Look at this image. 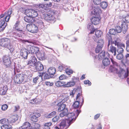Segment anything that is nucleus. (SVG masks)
I'll list each match as a JSON object with an SVG mask.
<instances>
[{
  "label": "nucleus",
  "mask_w": 129,
  "mask_h": 129,
  "mask_svg": "<svg viewBox=\"0 0 129 129\" xmlns=\"http://www.w3.org/2000/svg\"><path fill=\"white\" fill-rule=\"evenodd\" d=\"M18 118V116L17 114L15 115H12L8 119L9 121V124L10 123H12L14 122L17 120Z\"/></svg>",
  "instance_id": "14"
},
{
  "label": "nucleus",
  "mask_w": 129,
  "mask_h": 129,
  "mask_svg": "<svg viewBox=\"0 0 129 129\" xmlns=\"http://www.w3.org/2000/svg\"><path fill=\"white\" fill-rule=\"evenodd\" d=\"M38 28L40 29L43 28L44 27L43 23L41 20H39L37 22Z\"/></svg>",
  "instance_id": "36"
},
{
  "label": "nucleus",
  "mask_w": 129,
  "mask_h": 129,
  "mask_svg": "<svg viewBox=\"0 0 129 129\" xmlns=\"http://www.w3.org/2000/svg\"><path fill=\"white\" fill-rule=\"evenodd\" d=\"M87 27L88 30L91 31L90 32V34H93L95 31L93 30L94 29L93 25L91 23H89L88 24Z\"/></svg>",
  "instance_id": "30"
},
{
  "label": "nucleus",
  "mask_w": 129,
  "mask_h": 129,
  "mask_svg": "<svg viewBox=\"0 0 129 129\" xmlns=\"http://www.w3.org/2000/svg\"><path fill=\"white\" fill-rule=\"evenodd\" d=\"M100 4L101 7L103 9L105 8L108 6L107 3L105 2H101Z\"/></svg>",
  "instance_id": "44"
},
{
  "label": "nucleus",
  "mask_w": 129,
  "mask_h": 129,
  "mask_svg": "<svg viewBox=\"0 0 129 129\" xmlns=\"http://www.w3.org/2000/svg\"><path fill=\"white\" fill-rule=\"evenodd\" d=\"M65 82H61L60 81H57L55 83V85L57 87H60L63 86L64 87Z\"/></svg>",
  "instance_id": "33"
},
{
  "label": "nucleus",
  "mask_w": 129,
  "mask_h": 129,
  "mask_svg": "<svg viewBox=\"0 0 129 129\" xmlns=\"http://www.w3.org/2000/svg\"><path fill=\"white\" fill-rule=\"evenodd\" d=\"M3 61L4 64L7 67L11 68L10 69L15 70V66L14 64L11 63L10 59L8 56H5L3 57Z\"/></svg>",
  "instance_id": "4"
},
{
  "label": "nucleus",
  "mask_w": 129,
  "mask_h": 129,
  "mask_svg": "<svg viewBox=\"0 0 129 129\" xmlns=\"http://www.w3.org/2000/svg\"><path fill=\"white\" fill-rule=\"evenodd\" d=\"M117 47L118 48L117 51L118 53H119L122 54L124 51L123 48H125V47L124 44L120 45L117 46Z\"/></svg>",
  "instance_id": "22"
},
{
  "label": "nucleus",
  "mask_w": 129,
  "mask_h": 129,
  "mask_svg": "<svg viewBox=\"0 0 129 129\" xmlns=\"http://www.w3.org/2000/svg\"><path fill=\"white\" fill-rule=\"evenodd\" d=\"M60 80H62L67 78V77L64 75H62L59 77Z\"/></svg>",
  "instance_id": "64"
},
{
  "label": "nucleus",
  "mask_w": 129,
  "mask_h": 129,
  "mask_svg": "<svg viewBox=\"0 0 129 129\" xmlns=\"http://www.w3.org/2000/svg\"><path fill=\"white\" fill-rule=\"evenodd\" d=\"M103 65L106 66L109 65L110 63L109 59L107 58H105L103 60Z\"/></svg>",
  "instance_id": "27"
},
{
  "label": "nucleus",
  "mask_w": 129,
  "mask_h": 129,
  "mask_svg": "<svg viewBox=\"0 0 129 129\" xmlns=\"http://www.w3.org/2000/svg\"><path fill=\"white\" fill-rule=\"evenodd\" d=\"M68 112L67 109H66L64 111H63L61 112L60 114V117H62L66 116L67 115Z\"/></svg>",
  "instance_id": "51"
},
{
  "label": "nucleus",
  "mask_w": 129,
  "mask_h": 129,
  "mask_svg": "<svg viewBox=\"0 0 129 129\" xmlns=\"http://www.w3.org/2000/svg\"><path fill=\"white\" fill-rule=\"evenodd\" d=\"M79 79L77 77L73 76L71 78V81L68 82L67 84L65 83L64 87H69L74 86L76 83L79 81Z\"/></svg>",
  "instance_id": "6"
},
{
  "label": "nucleus",
  "mask_w": 129,
  "mask_h": 129,
  "mask_svg": "<svg viewBox=\"0 0 129 129\" xmlns=\"http://www.w3.org/2000/svg\"><path fill=\"white\" fill-rule=\"evenodd\" d=\"M19 76L18 74L16 75L14 78V81L17 84L20 83V82L19 80Z\"/></svg>",
  "instance_id": "42"
},
{
  "label": "nucleus",
  "mask_w": 129,
  "mask_h": 129,
  "mask_svg": "<svg viewBox=\"0 0 129 129\" xmlns=\"http://www.w3.org/2000/svg\"><path fill=\"white\" fill-rule=\"evenodd\" d=\"M116 33H120L122 30L121 27L118 25H117L115 27V28Z\"/></svg>",
  "instance_id": "50"
},
{
  "label": "nucleus",
  "mask_w": 129,
  "mask_h": 129,
  "mask_svg": "<svg viewBox=\"0 0 129 129\" xmlns=\"http://www.w3.org/2000/svg\"><path fill=\"white\" fill-rule=\"evenodd\" d=\"M78 89L75 90L74 89L70 93V95L71 97H74V95L75 94H77L78 93Z\"/></svg>",
  "instance_id": "43"
},
{
  "label": "nucleus",
  "mask_w": 129,
  "mask_h": 129,
  "mask_svg": "<svg viewBox=\"0 0 129 129\" xmlns=\"http://www.w3.org/2000/svg\"><path fill=\"white\" fill-rule=\"evenodd\" d=\"M123 57V54L119 53L116 56V58L118 60H122Z\"/></svg>",
  "instance_id": "48"
},
{
  "label": "nucleus",
  "mask_w": 129,
  "mask_h": 129,
  "mask_svg": "<svg viewBox=\"0 0 129 129\" xmlns=\"http://www.w3.org/2000/svg\"><path fill=\"white\" fill-rule=\"evenodd\" d=\"M38 76L41 78L42 79L43 78L44 79H48V74L45 72H43L41 73H38Z\"/></svg>",
  "instance_id": "24"
},
{
  "label": "nucleus",
  "mask_w": 129,
  "mask_h": 129,
  "mask_svg": "<svg viewBox=\"0 0 129 129\" xmlns=\"http://www.w3.org/2000/svg\"><path fill=\"white\" fill-rule=\"evenodd\" d=\"M59 119V117L58 116H56L53 118L52 120L53 122H55L58 121Z\"/></svg>",
  "instance_id": "60"
},
{
  "label": "nucleus",
  "mask_w": 129,
  "mask_h": 129,
  "mask_svg": "<svg viewBox=\"0 0 129 129\" xmlns=\"http://www.w3.org/2000/svg\"><path fill=\"white\" fill-rule=\"evenodd\" d=\"M121 28L122 30V32L123 34H125L127 29V24L124 20H122L121 23Z\"/></svg>",
  "instance_id": "13"
},
{
  "label": "nucleus",
  "mask_w": 129,
  "mask_h": 129,
  "mask_svg": "<svg viewBox=\"0 0 129 129\" xmlns=\"http://www.w3.org/2000/svg\"><path fill=\"white\" fill-rule=\"evenodd\" d=\"M35 68L37 71H42L44 69V67L43 65L40 62L38 61L36 64Z\"/></svg>",
  "instance_id": "17"
},
{
  "label": "nucleus",
  "mask_w": 129,
  "mask_h": 129,
  "mask_svg": "<svg viewBox=\"0 0 129 129\" xmlns=\"http://www.w3.org/2000/svg\"><path fill=\"white\" fill-rule=\"evenodd\" d=\"M7 23H5V21L2 19L0 20V27L3 26V25H7Z\"/></svg>",
  "instance_id": "59"
},
{
  "label": "nucleus",
  "mask_w": 129,
  "mask_h": 129,
  "mask_svg": "<svg viewBox=\"0 0 129 129\" xmlns=\"http://www.w3.org/2000/svg\"><path fill=\"white\" fill-rule=\"evenodd\" d=\"M64 65L63 64L60 65L58 67V70L60 72H61L63 70L65 69Z\"/></svg>",
  "instance_id": "55"
},
{
  "label": "nucleus",
  "mask_w": 129,
  "mask_h": 129,
  "mask_svg": "<svg viewBox=\"0 0 129 129\" xmlns=\"http://www.w3.org/2000/svg\"><path fill=\"white\" fill-rule=\"evenodd\" d=\"M80 112V111L77 109L75 111V112L76 114V117L74 112L70 113L67 114V116L68 118L67 119V121H69V125L75 121Z\"/></svg>",
  "instance_id": "3"
},
{
  "label": "nucleus",
  "mask_w": 129,
  "mask_h": 129,
  "mask_svg": "<svg viewBox=\"0 0 129 129\" xmlns=\"http://www.w3.org/2000/svg\"><path fill=\"white\" fill-rule=\"evenodd\" d=\"M25 13L26 16L32 17L31 9H26L25 11Z\"/></svg>",
  "instance_id": "38"
},
{
  "label": "nucleus",
  "mask_w": 129,
  "mask_h": 129,
  "mask_svg": "<svg viewBox=\"0 0 129 129\" xmlns=\"http://www.w3.org/2000/svg\"><path fill=\"white\" fill-rule=\"evenodd\" d=\"M101 18L99 17H93L91 19V23L95 25L99 24Z\"/></svg>",
  "instance_id": "16"
},
{
  "label": "nucleus",
  "mask_w": 129,
  "mask_h": 129,
  "mask_svg": "<svg viewBox=\"0 0 129 129\" xmlns=\"http://www.w3.org/2000/svg\"><path fill=\"white\" fill-rule=\"evenodd\" d=\"M91 13L92 15L96 16L101 12L100 8L98 6L93 7L92 9L91 10Z\"/></svg>",
  "instance_id": "9"
},
{
  "label": "nucleus",
  "mask_w": 129,
  "mask_h": 129,
  "mask_svg": "<svg viewBox=\"0 0 129 129\" xmlns=\"http://www.w3.org/2000/svg\"><path fill=\"white\" fill-rule=\"evenodd\" d=\"M34 46H32L31 45H28L27 47V50L29 53H33V54L34 50Z\"/></svg>",
  "instance_id": "29"
},
{
  "label": "nucleus",
  "mask_w": 129,
  "mask_h": 129,
  "mask_svg": "<svg viewBox=\"0 0 129 129\" xmlns=\"http://www.w3.org/2000/svg\"><path fill=\"white\" fill-rule=\"evenodd\" d=\"M105 52L104 51H103L99 54L98 56V59L99 60H101L105 57Z\"/></svg>",
  "instance_id": "28"
},
{
  "label": "nucleus",
  "mask_w": 129,
  "mask_h": 129,
  "mask_svg": "<svg viewBox=\"0 0 129 129\" xmlns=\"http://www.w3.org/2000/svg\"><path fill=\"white\" fill-rule=\"evenodd\" d=\"M121 40L120 38L115 37L114 38V41L112 42V44H114L115 46H117L120 45L121 44H124L121 43Z\"/></svg>",
  "instance_id": "19"
},
{
  "label": "nucleus",
  "mask_w": 129,
  "mask_h": 129,
  "mask_svg": "<svg viewBox=\"0 0 129 129\" xmlns=\"http://www.w3.org/2000/svg\"><path fill=\"white\" fill-rule=\"evenodd\" d=\"M36 56L39 58V60H41L45 59V56L44 53H38Z\"/></svg>",
  "instance_id": "31"
},
{
  "label": "nucleus",
  "mask_w": 129,
  "mask_h": 129,
  "mask_svg": "<svg viewBox=\"0 0 129 129\" xmlns=\"http://www.w3.org/2000/svg\"><path fill=\"white\" fill-rule=\"evenodd\" d=\"M39 48L37 47H35L34 46V50L33 51V54H35L33 56H35L37 55V53H38L39 52Z\"/></svg>",
  "instance_id": "45"
},
{
  "label": "nucleus",
  "mask_w": 129,
  "mask_h": 129,
  "mask_svg": "<svg viewBox=\"0 0 129 129\" xmlns=\"http://www.w3.org/2000/svg\"><path fill=\"white\" fill-rule=\"evenodd\" d=\"M38 11L37 9H31L32 17L33 18L36 17L38 16Z\"/></svg>",
  "instance_id": "32"
},
{
  "label": "nucleus",
  "mask_w": 129,
  "mask_h": 129,
  "mask_svg": "<svg viewBox=\"0 0 129 129\" xmlns=\"http://www.w3.org/2000/svg\"><path fill=\"white\" fill-rule=\"evenodd\" d=\"M31 26L32 24H27L26 26L27 30L30 32H31Z\"/></svg>",
  "instance_id": "56"
},
{
  "label": "nucleus",
  "mask_w": 129,
  "mask_h": 129,
  "mask_svg": "<svg viewBox=\"0 0 129 129\" xmlns=\"http://www.w3.org/2000/svg\"><path fill=\"white\" fill-rule=\"evenodd\" d=\"M41 116L40 114L38 113H34L30 117L31 120L34 122H36L38 120V118Z\"/></svg>",
  "instance_id": "15"
},
{
  "label": "nucleus",
  "mask_w": 129,
  "mask_h": 129,
  "mask_svg": "<svg viewBox=\"0 0 129 129\" xmlns=\"http://www.w3.org/2000/svg\"><path fill=\"white\" fill-rule=\"evenodd\" d=\"M0 46L9 49L11 52L14 50V49L12 48L10 40L8 38H4L0 39Z\"/></svg>",
  "instance_id": "2"
},
{
  "label": "nucleus",
  "mask_w": 129,
  "mask_h": 129,
  "mask_svg": "<svg viewBox=\"0 0 129 129\" xmlns=\"http://www.w3.org/2000/svg\"><path fill=\"white\" fill-rule=\"evenodd\" d=\"M95 35L98 38L100 37L102 34V31L100 30H95Z\"/></svg>",
  "instance_id": "37"
},
{
  "label": "nucleus",
  "mask_w": 129,
  "mask_h": 129,
  "mask_svg": "<svg viewBox=\"0 0 129 129\" xmlns=\"http://www.w3.org/2000/svg\"><path fill=\"white\" fill-rule=\"evenodd\" d=\"M66 73L69 75H70L71 74H72L73 72L72 70L68 69L66 70Z\"/></svg>",
  "instance_id": "57"
},
{
  "label": "nucleus",
  "mask_w": 129,
  "mask_h": 129,
  "mask_svg": "<svg viewBox=\"0 0 129 129\" xmlns=\"http://www.w3.org/2000/svg\"><path fill=\"white\" fill-rule=\"evenodd\" d=\"M56 72V69L54 67H50L49 68V73H55Z\"/></svg>",
  "instance_id": "49"
},
{
  "label": "nucleus",
  "mask_w": 129,
  "mask_h": 129,
  "mask_svg": "<svg viewBox=\"0 0 129 129\" xmlns=\"http://www.w3.org/2000/svg\"><path fill=\"white\" fill-rule=\"evenodd\" d=\"M17 34L18 35H19V33L21 34L19 36V37H20L22 36L21 34H24V32L22 30L18 29L17 30Z\"/></svg>",
  "instance_id": "63"
},
{
  "label": "nucleus",
  "mask_w": 129,
  "mask_h": 129,
  "mask_svg": "<svg viewBox=\"0 0 129 129\" xmlns=\"http://www.w3.org/2000/svg\"><path fill=\"white\" fill-rule=\"evenodd\" d=\"M91 13L92 15L96 16L101 12L100 8L98 6L93 7L92 9L91 10Z\"/></svg>",
  "instance_id": "10"
},
{
  "label": "nucleus",
  "mask_w": 129,
  "mask_h": 129,
  "mask_svg": "<svg viewBox=\"0 0 129 129\" xmlns=\"http://www.w3.org/2000/svg\"><path fill=\"white\" fill-rule=\"evenodd\" d=\"M103 47L99 46V45H97L95 50V52L96 53H98L100 52L102 50Z\"/></svg>",
  "instance_id": "46"
},
{
  "label": "nucleus",
  "mask_w": 129,
  "mask_h": 129,
  "mask_svg": "<svg viewBox=\"0 0 129 129\" xmlns=\"http://www.w3.org/2000/svg\"><path fill=\"white\" fill-rule=\"evenodd\" d=\"M37 60L35 56H31V59L27 62V65L31 67H34L36 66V64L37 63Z\"/></svg>",
  "instance_id": "7"
},
{
  "label": "nucleus",
  "mask_w": 129,
  "mask_h": 129,
  "mask_svg": "<svg viewBox=\"0 0 129 129\" xmlns=\"http://www.w3.org/2000/svg\"><path fill=\"white\" fill-rule=\"evenodd\" d=\"M8 108V106L6 104L3 105L2 106V109L3 110H5L7 109Z\"/></svg>",
  "instance_id": "62"
},
{
  "label": "nucleus",
  "mask_w": 129,
  "mask_h": 129,
  "mask_svg": "<svg viewBox=\"0 0 129 129\" xmlns=\"http://www.w3.org/2000/svg\"><path fill=\"white\" fill-rule=\"evenodd\" d=\"M12 13V10L11 9H9L8 12H7L5 16V20L6 22H8L10 17V15Z\"/></svg>",
  "instance_id": "23"
},
{
  "label": "nucleus",
  "mask_w": 129,
  "mask_h": 129,
  "mask_svg": "<svg viewBox=\"0 0 129 129\" xmlns=\"http://www.w3.org/2000/svg\"><path fill=\"white\" fill-rule=\"evenodd\" d=\"M1 127V129H10L12 128V126L10 124L3 125Z\"/></svg>",
  "instance_id": "35"
},
{
  "label": "nucleus",
  "mask_w": 129,
  "mask_h": 129,
  "mask_svg": "<svg viewBox=\"0 0 129 129\" xmlns=\"http://www.w3.org/2000/svg\"><path fill=\"white\" fill-rule=\"evenodd\" d=\"M8 88L6 85L3 86L0 88V94L1 95H4L6 93Z\"/></svg>",
  "instance_id": "18"
},
{
  "label": "nucleus",
  "mask_w": 129,
  "mask_h": 129,
  "mask_svg": "<svg viewBox=\"0 0 129 129\" xmlns=\"http://www.w3.org/2000/svg\"><path fill=\"white\" fill-rule=\"evenodd\" d=\"M27 50L26 49L23 48L20 50V55L24 58L27 59L28 54Z\"/></svg>",
  "instance_id": "11"
},
{
  "label": "nucleus",
  "mask_w": 129,
  "mask_h": 129,
  "mask_svg": "<svg viewBox=\"0 0 129 129\" xmlns=\"http://www.w3.org/2000/svg\"><path fill=\"white\" fill-rule=\"evenodd\" d=\"M112 43H108V49L109 52L112 53H114V55L115 56L116 54V48L114 46H113L112 45Z\"/></svg>",
  "instance_id": "8"
},
{
  "label": "nucleus",
  "mask_w": 129,
  "mask_h": 129,
  "mask_svg": "<svg viewBox=\"0 0 129 129\" xmlns=\"http://www.w3.org/2000/svg\"><path fill=\"white\" fill-rule=\"evenodd\" d=\"M79 101H76L73 104V108H78L79 106Z\"/></svg>",
  "instance_id": "47"
},
{
  "label": "nucleus",
  "mask_w": 129,
  "mask_h": 129,
  "mask_svg": "<svg viewBox=\"0 0 129 129\" xmlns=\"http://www.w3.org/2000/svg\"><path fill=\"white\" fill-rule=\"evenodd\" d=\"M109 33L111 35H115L116 33L115 29H110L109 30Z\"/></svg>",
  "instance_id": "53"
},
{
  "label": "nucleus",
  "mask_w": 129,
  "mask_h": 129,
  "mask_svg": "<svg viewBox=\"0 0 129 129\" xmlns=\"http://www.w3.org/2000/svg\"><path fill=\"white\" fill-rule=\"evenodd\" d=\"M104 43V40L103 39H100L98 41V45H99V46H100L103 47Z\"/></svg>",
  "instance_id": "52"
},
{
  "label": "nucleus",
  "mask_w": 129,
  "mask_h": 129,
  "mask_svg": "<svg viewBox=\"0 0 129 129\" xmlns=\"http://www.w3.org/2000/svg\"><path fill=\"white\" fill-rule=\"evenodd\" d=\"M19 78L20 80V83L23 82L25 79V76L23 74H18Z\"/></svg>",
  "instance_id": "41"
},
{
  "label": "nucleus",
  "mask_w": 129,
  "mask_h": 129,
  "mask_svg": "<svg viewBox=\"0 0 129 129\" xmlns=\"http://www.w3.org/2000/svg\"><path fill=\"white\" fill-rule=\"evenodd\" d=\"M126 50L127 52H129V40L126 41Z\"/></svg>",
  "instance_id": "54"
},
{
  "label": "nucleus",
  "mask_w": 129,
  "mask_h": 129,
  "mask_svg": "<svg viewBox=\"0 0 129 129\" xmlns=\"http://www.w3.org/2000/svg\"><path fill=\"white\" fill-rule=\"evenodd\" d=\"M25 21L28 23H32L34 21V18L32 17L26 16L24 18Z\"/></svg>",
  "instance_id": "25"
},
{
  "label": "nucleus",
  "mask_w": 129,
  "mask_h": 129,
  "mask_svg": "<svg viewBox=\"0 0 129 129\" xmlns=\"http://www.w3.org/2000/svg\"><path fill=\"white\" fill-rule=\"evenodd\" d=\"M56 114V112L54 111L51 112L50 114H49V118H51L54 116Z\"/></svg>",
  "instance_id": "61"
},
{
  "label": "nucleus",
  "mask_w": 129,
  "mask_h": 129,
  "mask_svg": "<svg viewBox=\"0 0 129 129\" xmlns=\"http://www.w3.org/2000/svg\"><path fill=\"white\" fill-rule=\"evenodd\" d=\"M66 120H63L60 123L59 127H55L53 129H63L66 126Z\"/></svg>",
  "instance_id": "20"
},
{
  "label": "nucleus",
  "mask_w": 129,
  "mask_h": 129,
  "mask_svg": "<svg viewBox=\"0 0 129 129\" xmlns=\"http://www.w3.org/2000/svg\"><path fill=\"white\" fill-rule=\"evenodd\" d=\"M102 0H93L94 4L96 5H100L101 2Z\"/></svg>",
  "instance_id": "58"
},
{
  "label": "nucleus",
  "mask_w": 129,
  "mask_h": 129,
  "mask_svg": "<svg viewBox=\"0 0 129 129\" xmlns=\"http://www.w3.org/2000/svg\"><path fill=\"white\" fill-rule=\"evenodd\" d=\"M58 106L59 107L58 109V112H60L64 110L65 111L67 109L66 108V104H65L62 103V102H59L57 104Z\"/></svg>",
  "instance_id": "12"
},
{
  "label": "nucleus",
  "mask_w": 129,
  "mask_h": 129,
  "mask_svg": "<svg viewBox=\"0 0 129 129\" xmlns=\"http://www.w3.org/2000/svg\"><path fill=\"white\" fill-rule=\"evenodd\" d=\"M0 123L3 125L9 124L8 119L3 118L0 120Z\"/></svg>",
  "instance_id": "34"
},
{
  "label": "nucleus",
  "mask_w": 129,
  "mask_h": 129,
  "mask_svg": "<svg viewBox=\"0 0 129 129\" xmlns=\"http://www.w3.org/2000/svg\"><path fill=\"white\" fill-rule=\"evenodd\" d=\"M32 127L29 122H24L22 126L19 127V129H26Z\"/></svg>",
  "instance_id": "21"
},
{
  "label": "nucleus",
  "mask_w": 129,
  "mask_h": 129,
  "mask_svg": "<svg viewBox=\"0 0 129 129\" xmlns=\"http://www.w3.org/2000/svg\"><path fill=\"white\" fill-rule=\"evenodd\" d=\"M38 28L37 25L32 23L31 26V33H36L38 31Z\"/></svg>",
  "instance_id": "26"
},
{
  "label": "nucleus",
  "mask_w": 129,
  "mask_h": 129,
  "mask_svg": "<svg viewBox=\"0 0 129 129\" xmlns=\"http://www.w3.org/2000/svg\"><path fill=\"white\" fill-rule=\"evenodd\" d=\"M69 99V96L67 94L63 96V98L62 99L61 101L60 102L64 103L67 101Z\"/></svg>",
  "instance_id": "40"
},
{
  "label": "nucleus",
  "mask_w": 129,
  "mask_h": 129,
  "mask_svg": "<svg viewBox=\"0 0 129 129\" xmlns=\"http://www.w3.org/2000/svg\"><path fill=\"white\" fill-rule=\"evenodd\" d=\"M56 12L50 9L49 10V22L54 23L56 21L55 15Z\"/></svg>",
  "instance_id": "5"
},
{
  "label": "nucleus",
  "mask_w": 129,
  "mask_h": 129,
  "mask_svg": "<svg viewBox=\"0 0 129 129\" xmlns=\"http://www.w3.org/2000/svg\"><path fill=\"white\" fill-rule=\"evenodd\" d=\"M111 35L110 33L109 34H107L106 35L107 39L108 40V43H110L112 42V36Z\"/></svg>",
  "instance_id": "39"
},
{
  "label": "nucleus",
  "mask_w": 129,
  "mask_h": 129,
  "mask_svg": "<svg viewBox=\"0 0 129 129\" xmlns=\"http://www.w3.org/2000/svg\"><path fill=\"white\" fill-rule=\"evenodd\" d=\"M110 59L113 64V66H111L110 67L111 71L115 72L118 74V76L121 79L127 78L129 74V69L127 68L124 69L120 68L118 63L113 58H111Z\"/></svg>",
  "instance_id": "1"
}]
</instances>
